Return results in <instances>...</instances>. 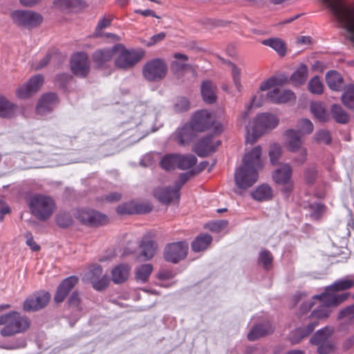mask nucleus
Listing matches in <instances>:
<instances>
[{"label":"nucleus","mask_w":354,"mask_h":354,"mask_svg":"<svg viewBox=\"0 0 354 354\" xmlns=\"http://www.w3.org/2000/svg\"><path fill=\"white\" fill-rule=\"evenodd\" d=\"M153 195L160 202L167 205L180 198V193L174 187H157L153 191Z\"/></svg>","instance_id":"nucleus-23"},{"label":"nucleus","mask_w":354,"mask_h":354,"mask_svg":"<svg viewBox=\"0 0 354 354\" xmlns=\"http://www.w3.org/2000/svg\"><path fill=\"white\" fill-rule=\"evenodd\" d=\"M140 257L142 258V260L147 261L155 255L157 245L152 241L143 239L140 243Z\"/></svg>","instance_id":"nucleus-33"},{"label":"nucleus","mask_w":354,"mask_h":354,"mask_svg":"<svg viewBox=\"0 0 354 354\" xmlns=\"http://www.w3.org/2000/svg\"><path fill=\"white\" fill-rule=\"evenodd\" d=\"M26 345V339L24 338H17L13 340V342L4 346L3 348L9 350L18 349L25 347Z\"/></svg>","instance_id":"nucleus-63"},{"label":"nucleus","mask_w":354,"mask_h":354,"mask_svg":"<svg viewBox=\"0 0 354 354\" xmlns=\"http://www.w3.org/2000/svg\"><path fill=\"white\" fill-rule=\"evenodd\" d=\"M77 282L78 278L75 276H71L63 280L57 287V291L55 294V301L56 303L62 302Z\"/></svg>","instance_id":"nucleus-22"},{"label":"nucleus","mask_w":354,"mask_h":354,"mask_svg":"<svg viewBox=\"0 0 354 354\" xmlns=\"http://www.w3.org/2000/svg\"><path fill=\"white\" fill-rule=\"evenodd\" d=\"M84 278L90 281L94 289L102 290L106 288L109 284V279L102 274V268L99 265H92L84 274Z\"/></svg>","instance_id":"nucleus-18"},{"label":"nucleus","mask_w":354,"mask_h":354,"mask_svg":"<svg viewBox=\"0 0 354 354\" xmlns=\"http://www.w3.org/2000/svg\"><path fill=\"white\" fill-rule=\"evenodd\" d=\"M326 80L328 86L334 91H339L343 86V78L335 71H330L326 75Z\"/></svg>","instance_id":"nucleus-36"},{"label":"nucleus","mask_w":354,"mask_h":354,"mask_svg":"<svg viewBox=\"0 0 354 354\" xmlns=\"http://www.w3.org/2000/svg\"><path fill=\"white\" fill-rule=\"evenodd\" d=\"M274 331L272 325L267 322L254 326L248 334L250 341H254L260 337L271 334Z\"/></svg>","instance_id":"nucleus-28"},{"label":"nucleus","mask_w":354,"mask_h":354,"mask_svg":"<svg viewBox=\"0 0 354 354\" xmlns=\"http://www.w3.org/2000/svg\"><path fill=\"white\" fill-rule=\"evenodd\" d=\"M342 102L349 108H354V85L346 86L342 96Z\"/></svg>","instance_id":"nucleus-48"},{"label":"nucleus","mask_w":354,"mask_h":354,"mask_svg":"<svg viewBox=\"0 0 354 354\" xmlns=\"http://www.w3.org/2000/svg\"><path fill=\"white\" fill-rule=\"evenodd\" d=\"M192 126L195 131H205L214 126V132L220 133L223 131V124L214 120V117L207 110L197 111L192 120Z\"/></svg>","instance_id":"nucleus-8"},{"label":"nucleus","mask_w":354,"mask_h":354,"mask_svg":"<svg viewBox=\"0 0 354 354\" xmlns=\"http://www.w3.org/2000/svg\"><path fill=\"white\" fill-rule=\"evenodd\" d=\"M28 207L31 214L40 221L48 220L56 209L54 199L44 194H35L30 197Z\"/></svg>","instance_id":"nucleus-5"},{"label":"nucleus","mask_w":354,"mask_h":354,"mask_svg":"<svg viewBox=\"0 0 354 354\" xmlns=\"http://www.w3.org/2000/svg\"><path fill=\"white\" fill-rule=\"evenodd\" d=\"M71 68L73 73L80 77H85L89 72L90 62L86 54H75L71 60Z\"/></svg>","instance_id":"nucleus-19"},{"label":"nucleus","mask_w":354,"mask_h":354,"mask_svg":"<svg viewBox=\"0 0 354 354\" xmlns=\"http://www.w3.org/2000/svg\"><path fill=\"white\" fill-rule=\"evenodd\" d=\"M272 256L269 251L262 250L259 253V261L265 269H270L272 263Z\"/></svg>","instance_id":"nucleus-55"},{"label":"nucleus","mask_w":354,"mask_h":354,"mask_svg":"<svg viewBox=\"0 0 354 354\" xmlns=\"http://www.w3.org/2000/svg\"><path fill=\"white\" fill-rule=\"evenodd\" d=\"M12 21L19 26L33 28L42 22V17L29 10H15L10 14Z\"/></svg>","instance_id":"nucleus-12"},{"label":"nucleus","mask_w":354,"mask_h":354,"mask_svg":"<svg viewBox=\"0 0 354 354\" xmlns=\"http://www.w3.org/2000/svg\"><path fill=\"white\" fill-rule=\"evenodd\" d=\"M151 210V207L148 203H138L133 201L122 203L118 205L116 211L118 214H145Z\"/></svg>","instance_id":"nucleus-20"},{"label":"nucleus","mask_w":354,"mask_h":354,"mask_svg":"<svg viewBox=\"0 0 354 354\" xmlns=\"http://www.w3.org/2000/svg\"><path fill=\"white\" fill-rule=\"evenodd\" d=\"M190 106L189 100L183 96L176 97L174 102V109L176 112H183L189 110Z\"/></svg>","instance_id":"nucleus-52"},{"label":"nucleus","mask_w":354,"mask_h":354,"mask_svg":"<svg viewBox=\"0 0 354 354\" xmlns=\"http://www.w3.org/2000/svg\"><path fill=\"white\" fill-rule=\"evenodd\" d=\"M18 106L8 100L5 96L0 95V117L11 118L17 115Z\"/></svg>","instance_id":"nucleus-29"},{"label":"nucleus","mask_w":354,"mask_h":354,"mask_svg":"<svg viewBox=\"0 0 354 354\" xmlns=\"http://www.w3.org/2000/svg\"><path fill=\"white\" fill-rule=\"evenodd\" d=\"M252 198L257 201H267L273 197V189L268 184H262L252 192Z\"/></svg>","instance_id":"nucleus-31"},{"label":"nucleus","mask_w":354,"mask_h":354,"mask_svg":"<svg viewBox=\"0 0 354 354\" xmlns=\"http://www.w3.org/2000/svg\"><path fill=\"white\" fill-rule=\"evenodd\" d=\"M195 130L192 125H185L176 131V140L178 144L184 145L192 140Z\"/></svg>","instance_id":"nucleus-34"},{"label":"nucleus","mask_w":354,"mask_h":354,"mask_svg":"<svg viewBox=\"0 0 354 354\" xmlns=\"http://www.w3.org/2000/svg\"><path fill=\"white\" fill-rule=\"evenodd\" d=\"M293 169L288 162H283L277 168L272 174L273 181L282 186V192L288 194L294 189V182L292 179Z\"/></svg>","instance_id":"nucleus-10"},{"label":"nucleus","mask_w":354,"mask_h":354,"mask_svg":"<svg viewBox=\"0 0 354 354\" xmlns=\"http://www.w3.org/2000/svg\"><path fill=\"white\" fill-rule=\"evenodd\" d=\"M316 296L317 295L314 296L313 298L320 300L322 305L312 312L308 317L309 322L307 324L305 328H298L295 331V335H299V337L298 338L297 337H292V341L294 343L299 342L302 338L308 335L318 325L317 319H326L331 313V310L329 309V307H331L332 306H328L319 297Z\"/></svg>","instance_id":"nucleus-7"},{"label":"nucleus","mask_w":354,"mask_h":354,"mask_svg":"<svg viewBox=\"0 0 354 354\" xmlns=\"http://www.w3.org/2000/svg\"><path fill=\"white\" fill-rule=\"evenodd\" d=\"M131 267L127 263H121L111 270V280L115 284L125 282L130 274Z\"/></svg>","instance_id":"nucleus-27"},{"label":"nucleus","mask_w":354,"mask_h":354,"mask_svg":"<svg viewBox=\"0 0 354 354\" xmlns=\"http://www.w3.org/2000/svg\"><path fill=\"white\" fill-rule=\"evenodd\" d=\"M264 102L263 96L261 93H257L252 98L250 104L247 106V110L243 111L238 118V123L239 125L245 124L248 118V112L251 107H259L263 105Z\"/></svg>","instance_id":"nucleus-35"},{"label":"nucleus","mask_w":354,"mask_h":354,"mask_svg":"<svg viewBox=\"0 0 354 354\" xmlns=\"http://www.w3.org/2000/svg\"><path fill=\"white\" fill-rule=\"evenodd\" d=\"M75 216L81 223L88 225H100L108 222V218L106 215L93 209H79Z\"/></svg>","instance_id":"nucleus-17"},{"label":"nucleus","mask_w":354,"mask_h":354,"mask_svg":"<svg viewBox=\"0 0 354 354\" xmlns=\"http://www.w3.org/2000/svg\"><path fill=\"white\" fill-rule=\"evenodd\" d=\"M314 139L318 143H324L326 145L331 142L330 133L326 130H320L316 132L314 136Z\"/></svg>","instance_id":"nucleus-58"},{"label":"nucleus","mask_w":354,"mask_h":354,"mask_svg":"<svg viewBox=\"0 0 354 354\" xmlns=\"http://www.w3.org/2000/svg\"><path fill=\"white\" fill-rule=\"evenodd\" d=\"M279 123V118L272 113H263L257 115L254 120L245 126V141L247 143L253 144L266 131L272 130Z\"/></svg>","instance_id":"nucleus-1"},{"label":"nucleus","mask_w":354,"mask_h":354,"mask_svg":"<svg viewBox=\"0 0 354 354\" xmlns=\"http://www.w3.org/2000/svg\"><path fill=\"white\" fill-rule=\"evenodd\" d=\"M334 329L333 327L326 326L322 329L319 330L310 339V342L313 344H320L321 343L328 341V337L333 333Z\"/></svg>","instance_id":"nucleus-41"},{"label":"nucleus","mask_w":354,"mask_h":354,"mask_svg":"<svg viewBox=\"0 0 354 354\" xmlns=\"http://www.w3.org/2000/svg\"><path fill=\"white\" fill-rule=\"evenodd\" d=\"M297 127L298 130H296L299 135L310 134L314 129L313 124L308 119L304 118L299 120L297 122Z\"/></svg>","instance_id":"nucleus-47"},{"label":"nucleus","mask_w":354,"mask_h":354,"mask_svg":"<svg viewBox=\"0 0 354 354\" xmlns=\"http://www.w3.org/2000/svg\"><path fill=\"white\" fill-rule=\"evenodd\" d=\"M178 168L182 170L192 167L197 161L194 155H180L177 154Z\"/></svg>","instance_id":"nucleus-43"},{"label":"nucleus","mask_w":354,"mask_h":354,"mask_svg":"<svg viewBox=\"0 0 354 354\" xmlns=\"http://www.w3.org/2000/svg\"><path fill=\"white\" fill-rule=\"evenodd\" d=\"M177 154H168L162 157L160 165L165 170H171L178 168Z\"/></svg>","instance_id":"nucleus-45"},{"label":"nucleus","mask_w":354,"mask_h":354,"mask_svg":"<svg viewBox=\"0 0 354 354\" xmlns=\"http://www.w3.org/2000/svg\"><path fill=\"white\" fill-rule=\"evenodd\" d=\"M56 222L59 226L66 227L72 224L73 219L68 213L61 212L56 216Z\"/></svg>","instance_id":"nucleus-54"},{"label":"nucleus","mask_w":354,"mask_h":354,"mask_svg":"<svg viewBox=\"0 0 354 354\" xmlns=\"http://www.w3.org/2000/svg\"><path fill=\"white\" fill-rule=\"evenodd\" d=\"M284 147L290 153H295L292 162L297 166L304 165L308 158V150L304 146V140L299 133L292 129L284 131Z\"/></svg>","instance_id":"nucleus-3"},{"label":"nucleus","mask_w":354,"mask_h":354,"mask_svg":"<svg viewBox=\"0 0 354 354\" xmlns=\"http://www.w3.org/2000/svg\"><path fill=\"white\" fill-rule=\"evenodd\" d=\"M57 102V97L53 93L43 95L39 100L36 107L37 114L44 115L51 111Z\"/></svg>","instance_id":"nucleus-25"},{"label":"nucleus","mask_w":354,"mask_h":354,"mask_svg":"<svg viewBox=\"0 0 354 354\" xmlns=\"http://www.w3.org/2000/svg\"><path fill=\"white\" fill-rule=\"evenodd\" d=\"M174 58L176 59L172 62L171 66L175 70L183 69L186 65L185 62L188 59L187 56L182 53H176Z\"/></svg>","instance_id":"nucleus-57"},{"label":"nucleus","mask_w":354,"mask_h":354,"mask_svg":"<svg viewBox=\"0 0 354 354\" xmlns=\"http://www.w3.org/2000/svg\"><path fill=\"white\" fill-rule=\"evenodd\" d=\"M228 222L226 220H221L214 222L209 225L210 230L213 232H220L225 229L227 226Z\"/></svg>","instance_id":"nucleus-64"},{"label":"nucleus","mask_w":354,"mask_h":354,"mask_svg":"<svg viewBox=\"0 0 354 354\" xmlns=\"http://www.w3.org/2000/svg\"><path fill=\"white\" fill-rule=\"evenodd\" d=\"M115 66L121 69H128L133 67L140 59V56L135 50H127L122 44L114 46Z\"/></svg>","instance_id":"nucleus-9"},{"label":"nucleus","mask_w":354,"mask_h":354,"mask_svg":"<svg viewBox=\"0 0 354 354\" xmlns=\"http://www.w3.org/2000/svg\"><path fill=\"white\" fill-rule=\"evenodd\" d=\"M216 87L213 82L207 80L202 82L201 95L205 102L212 104L216 101Z\"/></svg>","instance_id":"nucleus-30"},{"label":"nucleus","mask_w":354,"mask_h":354,"mask_svg":"<svg viewBox=\"0 0 354 354\" xmlns=\"http://www.w3.org/2000/svg\"><path fill=\"white\" fill-rule=\"evenodd\" d=\"M111 19L103 17L99 20L95 30V36L101 35V31L111 25Z\"/></svg>","instance_id":"nucleus-61"},{"label":"nucleus","mask_w":354,"mask_h":354,"mask_svg":"<svg viewBox=\"0 0 354 354\" xmlns=\"http://www.w3.org/2000/svg\"><path fill=\"white\" fill-rule=\"evenodd\" d=\"M308 90L310 93L320 95L323 93L324 86L318 76L313 77L308 84Z\"/></svg>","instance_id":"nucleus-50"},{"label":"nucleus","mask_w":354,"mask_h":354,"mask_svg":"<svg viewBox=\"0 0 354 354\" xmlns=\"http://www.w3.org/2000/svg\"><path fill=\"white\" fill-rule=\"evenodd\" d=\"M261 147L257 146L247 152L243 158L242 163L250 167H254L257 170L262 168L263 164L261 161Z\"/></svg>","instance_id":"nucleus-24"},{"label":"nucleus","mask_w":354,"mask_h":354,"mask_svg":"<svg viewBox=\"0 0 354 354\" xmlns=\"http://www.w3.org/2000/svg\"><path fill=\"white\" fill-rule=\"evenodd\" d=\"M228 64L230 67L231 75L236 90L237 91H241L242 89V85L241 82V68L231 62H229Z\"/></svg>","instance_id":"nucleus-49"},{"label":"nucleus","mask_w":354,"mask_h":354,"mask_svg":"<svg viewBox=\"0 0 354 354\" xmlns=\"http://www.w3.org/2000/svg\"><path fill=\"white\" fill-rule=\"evenodd\" d=\"M333 11L354 41V8L347 7L342 0H322Z\"/></svg>","instance_id":"nucleus-6"},{"label":"nucleus","mask_w":354,"mask_h":354,"mask_svg":"<svg viewBox=\"0 0 354 354\" xmlns=\"http://www.w3.org/2000/svg\"><path fill=\"white\" fill-rule=\"evenodd\" d=\"M258 171L254 167H250L242 163L234 173V181L236 186L241 189H247L251 187L259 178Z\"/></svg>","instance_id":"nucleus-11"},{"label":"nucleus","mask_w":354,"mask_h":354,"mask_svg":"<svg viewBox=\"0 0 354 354\" xmlns=\"http://www.w3.org/2000/svg\"><path fill=\"white\" fill-rule=\"evenodd\" d=\"M167 71L166 64L160 59H155L145 65L142 73L147 80L158 81L166 75Z\"/></svg>","instance_id":"nucleus-14"},{"label":"nucleus","mask_w":354,"mask_h":354,"mask_svg":"<svg viewBox=\"0 0 354 354\" xmlns=\"http://www.w3.org/2000/svg\"><path fill=\"white\" fill-rule=\"evenodd\" d=\"M153 270V266L149 264H143L138 267L136 271V279L138 281L146 282Z\"/></svg>","instance_id":"nucleus-44"},{"label":"nucleus","mask_w":354,"mask_h":354,"mask_svg":"<svg viewBox=\"0 0 354 354\" xmlns=\"http://www.w3.org/2000/svg\"><path fill=\"white\" fill-rule=\"evenodd\" d=\"M96 64L101 66L115 58L114 46L111 48L96 50L93 55Z\"/></svg>","instance_id":"nucleus-32"},{"label":"nucleus","mask_w":354,"mask_h":354,"mask_svg":"<svg viewBox=\"0 0 354 354\" xmlns=\"http://www.w3.org/2000/svg\"><path fill=\"white\" fill-rule=\"evenodd\" d=\"M354 286V279L344 278L335 281L327 286L325 291L316 297H319L328 306H338L349 297V293L336 294L335 292L349 289Z\"/></svg>","instance_id":"nucleus-4"},{"label":"nucleus","mask_w":354,"mask_h":354,"mask_svg":"<svg viewBox=\"0 0 354 354\" xmlns=\"http://www.w3.org/2000/svg\"><path fill=\"white\" fill-rule=\"evenodd\" d=\"M282 154L281 147L277 143L270 145L269 151V156L272 165H275Z\"/></svg>","instance_id":"nucleus-51"},{"label":"nucleus","mask_w":354,"mask_h":354,"mask_svg":"<svg viewBox=\"0 0 354 354\" xmlns=\"http://www.w3.org/2000/svg\"><path fill=\"white\" fill-rule=\"evenodd\" d=\"M50 299V295L46 291H39L27 297L23 308L25 311H37L47 306Z\"/></svg>","instance_id":"nucleus-16"},{"label":"nucleus","mask_w":354,"mask_h":354,"mask_svg":"<svg viewBox=\"0 0 354 354\" xmlns=\"http://www.w3.org/2000/svg\"><path fill=\"white\" fill-rule=\"evenodd\" d=\"M308 74V67L305 64H301L291 75L290 80L295 85H301L307 80Z\"/></svg>","instance_id":"nucleus-38"},{"label":"nucleus","mask_w":354,"mask_h":354,"mask_svg":"<svg viewBox=\"0 0 354 354\" xmlns=\"http://www.w3.org/2000/svg\"><path fill=\"white\" fill-rule=\"evenodd\" d=\"M266 98L274 104H284L295 100L296 97L290 90H281L277 87L269 91Z\"/></svg>","instance_id":"nucleus-21"},{"label":"nucleus","mask_w":354,"mask_h":354,"mask_svg":"<svg viewBox=\"0 0 354 354\" xmlns=\"http://www.w3.org/2000/svg\"><path fill=\"white\" fill-rule=\"evenodd\" d=\"M354 317V304L347 306L339 311L338 314V319L344 318L353 319Z\"/></svg>","instance_id":"nucleus-62"},{"label":"nucleus","mask_w":354,"mask_h":354,"mask_svg":"<svg viewBox=\"0 0 354 354\" xmlns=\"http://www.w3.org/2000/svg\"><path fill=\"white\" fill-rule=\"evenodd\" d=\"M210 235L205 234L198 236L192 243V248L194 252H200L207 248L212 243Z\"/></svg>","instance_id":"nucleus-39"},{"label":"nucleus","mask_w":354,"mask_h":354,"mask_svg":"<svg viewBox=\"0 0 354 354\" xmlns=\"http://www.w3.org/2000/svg\"><path fill=\"white\" fill-rule=\"evenodd\" d=\"M44 82L43 75L38 74L30 77L26 83L16 88L15 94L17 98L25 100L30 97L38 92Z\"/></svg>","instance_id":"nucleus-13"},{"label":"nucleus","mask_w":354,"mask_h":354,"mask_svg":"<svg viewBox=\"0 0 354 354\" xmlns=\"http://www.w3.org/2000/svg\"><path fill=\"white\" fill-rule=\"evenodd\" d=\"M310 216L313 219H318L324 212V207L319 203H314L309 205Z\"/></svg>","instance_id":"nucleus-59"},{"label":"nucleus","mask_w":354,"mask_h":354,"mask_svg":"<svg viewBox=\"0 0 354 354\" xmlns=\"http://www.w3.org/2000/svg\"><path fill=\"white\" fill-rule=\"evenodd\" d=\"M262 44L271 47L277 51L281 56L286 53V45L284 42L279 38H272L262 41Z\"/></svg>","instance_id":"nucleus-42"},{"label":"nucleus","mask_w":354,"mask_h":354,"mask_svg":"<svg viewBox=\"0 0 354 354\" xmlns=\"http://www.w3.org/2000/svg\"><path fill=\"white\" fill-rule=\"evenodd\" d=\"M283 77V76H272L270 77L261 84L259 90L261 91H270L283 85L287 82V79Z\"/></svg>","instance_id":"nucleus-37"},{"label":"nucleus","mask_w":354,"mask_h":354,"mask_svg":"<svg viewBox=\"0 0 354 354\" xmlns=\"http://www.w3.org/2000/svg\"><path fill=\"white\" fill-rule=\"evenodd\" d=\"M310 111L315 118L321 122H326L329 120V114L321 102H312L310 104Z\"/></svg>","instance_id":"nucleus-40"},{"label":"nucleus","mask_w":354,"mask_h":354,"mask_svg":"<svg viewBox=\"0 0 354 354\" xmlns=\"http://www.w3.org/2000/svg\"><path fill=\"white\" fill-rule=\"evenodd\" d=\"M332 115L338 123L345 124L348 121V115L341 106L335 104L331 109Z\"/></svg>","instance_id":"nucleus-46"},{"label":"nucleus","mask_w":354,"mask_h":354,"mask_svg":"<svg viewBox=\"0 0 354 354\" xmlns=\"http://www.w3.org/2000/svg\"><path fill=\"white\" fill-rule=\"evenodd\" d=\"M0 325L4 326L1 335L8 337L26 332L30 328V321L17 311H11L0 315Z\"/></svg>","instance_id":"nucleus-2"},{"label":"nucleus","mask_w":354,"mask_h":354,"mask_svg":"<svg viewBox=\"0 0 354 354\" xmlns=\"http://www.w3.org/2000/svg\"><path fill=\"white\" fill-rule=\"evenodd\" d=\"M304 181L307 185H313L317 178V169L315 167H308L304 171Z\"/></svg>","instance_id":"nucleus-53"},{"label":"nucleus","mask_w":354,"mask_h":354,"mask_svg":"<svg viewBox=\"0 0 354 354\" xmlns=\"http://www.w3.org/2000/svg\"><path fill=\"white\" fill-rule=\"evenodd\" d=\"M317 345L318 346L317 352L319 354H330L335 349V346L329 341Z\"/></svg>","instance_id":"nucleus-60"},{"label":"nucleus","mask_w":354,"mask_h":354,"mask_svg":"<svg viewBox=\"0 0 354 354\" xmlns=\"http://www.w3.org/2000/svg\"><path fill=\"white\" fill-rule=\"evenodd\" d=\"M55 4L62 10L77 8L81 4L80 0H56Z\"/></svg>","instance_id":"nucleus-56"},{"label":"nucleus","mask_w":354,"mask_h":354,"mask_svg":"<svg viewBox=\"0 0 354 354\" xmlns=\"http://www.w3.org/2000/svg\"><path fill=\"white\" fill-rule=\"evenodd\" d=\"M220 145V141L213 142L212 136L201 139L195 145L194 151L199 156H206L214 151Z\"/></svg>","instance_id":"nucleus-26"},{"label":"nucleus","mask_w":354,"mask_h":354,"mask_svg":"<svg viewBox=\"0 0 354 354\" xmlns=\"http://www.w3.org/2000/svg\"><path fill=\"white\" fill-rule=\"evenodd\" d=\"M188 249V244L184 241L168 244L164 251L165 259L167 261L176 263L186 257Z\"/></svg>","instance_id":"nucleus-15"}]
</instances>
